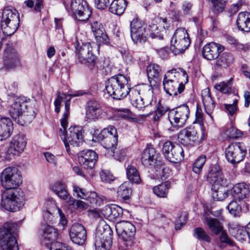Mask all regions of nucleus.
I'll return each instance as SVG.
<instances>
[{"instance_id": "nucleus-33", "label": "nucleus", "mask_w": 250, "mask_h": 250, "mask_svg": "<svg viewBox=\"0 0 250 250\" xmlns=\"http://www.w3.org/2000/svg\"><path fill=\"white\" fill-rule=\"evenodd\" d=\"M26 145V142H9L6 144V152L12 155H19L23 152Z\"/></svg>"}, {"instance_id": "nucleus-58", "label": "nucleus", "mask_w": 250, "mask_h": 250, "mask_svg": "<svg viewBox=\"0 0 250 250\" xmlns=\"http://www.w3.org/2000/svg\"><path fill=\"white\" fill-rule=\"evenodd\" d=\"M140 91L137 89L136 88H129V92L128 94L129 96L130 103L132 104L133 103H135V101H137V100L142 97L140 96Z\"/></svg>"}, {"instance_id": "nucleus-13", "label": "nucleus", "mask_w": 250, "mask_h": 250, "mask_svg": "<svg viewBox=\"0 0 250 250\" xmlns=\"http://www.w3.org/2000/svg\"><path fill=\"white\" fill-rule=\"evenodd\" d=\"M130 32L133 42L137 43L146 42L148 33L146 26L137 19H134L130 23Z\"/></svg>"}, {"instance_id": "nucleus-56", "label": "nucleus", "mask_w": 250, "mask_h": 250, "mask_svg": "<svg viewBox=\"0 0 250 250\" xmlns=\"http://www.w3.org/2000/svg\"><path fill=\"white\" fill-rule=\"evenodd\" d=\"M36 2L34 9L36 12H40L43 7L42 1L40 0H27L24 3L29 8L33 7Z\"/></svg>"}, {"instance_id": "nucleus-45", "label": "nucleus", "mask_w": 250, "mask_h": 250, "mask_svg": "<svg viewBox=\"0 0 250 250\" xmlns=\"http://www.w3.org/2000/svg\"><path fill=\"white\" fill-rule=\"evenodd\" d=\"M232 79L227 82H222L214 85V88L224 94H229L232 90Z\"/></svg>"}, {"instance_id": "nucleus-52", "label": "nucleus", "mask_w": 250, "mask_h": 250, "mask_svg": "<svg viewBox=\"0 0 250 250\" xmlns=\"http://www.w3.org/2000/svg\"><path fill=\"white\" fill-rule=\"evenodd\" d=\"M119 50L122 55V58L127 64L132 63L133 62V57L131 53L126 47H120Z\"/></svg>"}, {"instance_id": "nucleus-57", "label": "nucleus", "mask_w": 250, "mask_h": 250, "mask_svg": "<svg viewBox=\"0 0 250 250\" xmlns=\"http://www.w3.org/2000/svg\"><path fill=\"white\" fill-rule=\"evenodd\" d=\"M67 152L70 153L71 151L75 152L77 148L82 144V142H63Z\"/></svg>"}, {"instance_id": "nucleus-49", "label": "nucleus", "mask_w": 250, "mask_h": 250, "mask_svg": "<svg viewBox=\"0 0 250 250\" xmlns=\"http://www.w3.org/2000/svg\"><path fill=\"white\" fill-rule=\"evenodd\" d=\"M206 161V156L204 155H202L197 158L192 166L193 171L196 174H200Z\"/></svg>"}, {"instance_id": "nucleus-1", "label": "nucleus", "mask_w": 250, "mask_h": 250, "mask_svg": "<svg viewBox=\"0 0 250 250\" xmlns=\"http://www.w3.org/2000/svg\"><path fill=\"white\" fill-rule=\"evenodd\" d=\"M1 185L6 188L1 194L2 209L15 212L19 210L24 203L23 191L17 188L22 183V176L18 168L8 167L1 172L0 176Z\"/></svg>"}, {"instance_id": "nucleus-32", "label": "nucleus", "mask_w": 250, "mask_h": 250, "mask_svg": "<svg viewBox=\"0 0 250 250\" xmlns=\"http://www.w3.org/2000/svg\"><path fill=\"white\" fill-rule=\"evenodd\" d=\"M221 134L224 137L232 139H243L245 134L244 132L234 127L224 126L221 129Z\"/></svg>"}, {"instance_id": "nucleus-55", "label": "nucleus", "mask_w": 250, "mask_h": 250, "mask_svg": "<svg viewBox=\"0 0 250 250\" xmlns=\"http://www.w3.org/2000/svg\"><path fill=\"white\" fill-rule=\"evenodd\" d=\"M112 212L110 220H113L121 217L123 213L122 208L116 205H111Z\"/></svg>"}, {"instance_id": "nucleus-30", "label": "nucleus", "mask_w": 250, "mask_h": 250, "mask_svg": "<svg viewBox=\"0 0 250 250\" xmlns=\"http://www.w3.org/2000/svg\"><path fill=\"white\" fill-rule=\"evenodd\" d=\"M201 96L206 113L212 118L211 114L215 108V104L211 97L209 89H203L201 92Z\"/></svg>"}, {"instance_id": "nucleus-12", "label": "nucleus", "mask_w": 250, "mask_h": 250, "mask_svg": "<svg viewBox=\"0 0 250 250\" xmlns=\"http://www.w3.org/2000/svg\"><path fill=\"white\" fill-rule=\"evenodd\" d=\"M189 109L187 104H183L170 111L168 120L173 126L182 127L188 118Z\"/></svg>"}, {"instance_id": "nucleus-39", "label": "nucleus", "mask_w": 250, "mask_h": 250, "mask_svg": "<svg viewBox=\"0 0 250 250\" xmlns=\"http://www.w3.org/2000/svg\"><path fill=\"white\" fill-rule=\"evenodd\" d=\"M126 173L128 179L130 182L136 184H139L141 182L139 171L134 166L128 165L126 168Z\"/></svg>"}, {"instance_id": "nucleus-48", "label": "nucleus", "mask_w": 250, "mask_h": 250, "mask_svg": "<svg viewBox=\"0 0 250 250\" xmlns=\"http://www.w3.org/2000/svg\"><path fill=\"white\" fill-rule=\"evenodd\" d=\"M86 200L92 207L100 206L103 202V199L95 192H89Z\"/></svg>"}, {"instance_id": "nucleus-47", "label": "nucleus", "mask_w": 250, "mask_h": 250, "mask_svg": "<svg viewBox=\"0 0 250 250\" xmlns=\"http://www.w3.org/2000/svg\"><path fill=\"white\" fill-rule=\"evenodd\" d=\"M227 208L234 217H240L242 212V208L240 205L235 200L230 202L227 206Z\"/></svg>"}, {"instance_id": "nucleus-31", "label": "nucleus", "mask_w": 250, "mask_h": 250, "mask_svg": "<svg viewBox=\"0 0 250 250\" xmlns=\"http://www.w3.org/2000/svg\"><path fill=\"white\" fill-rule=\"evenodd\" d=\"M236 24L239 30L248 32L250 31V13L248 12H240L238 16Z\"/></svg>"}, {"instance_id": "nucleus-15", "label": "nucleus", "mask_w": 250, "mask_h": 250, "mask_svg": "<svg viewBox=\"0 0 250 250\" xmlns=\"http://www.w3.org/2000/svg\"><path fill=\"white\" fill-rule=\"evenodd\" d=\"M6 45L3 55L4 65L7 69L14 68L20 64L19 55L11 43Z\"/></svg>"}, {"instance_id": "nucleus-8", "label": "nucleus", "mask_w": 250, "mask_h": 250, "mask_svg": "<svg viewBox=\"0 0 250 250\" xmlns=\"http://www.w3.org/2000/svg\"><path fill=\"white\" fill-rule=\"evenodd\" d=\"M190 44V40L187 30L177 28L170 41V50L175 55L183 53Z\"/></svg>"}, {"instance_id": "nucleus-16", "label": "nucleus", "mask_w": 250, "mask_h": 250, "mask_svg": "<svg viewBox=\"0 0 250 250\" xmlns=\"http://www.w3.org/2000/svg\"><path fill=\"white\" fill-rule=\"evenodd\" d=\"M158 24H152L146 26L147 32L152 39L157 38L159 40L163 39V36L166 32V29L169 26V23L166 18L158 19Z\"/></svg>"}, {"instance_id": "nucleus-51", "label": "nucleus", "mask_w": 250, "mask_h": 250, "mask_svg": "<svg viewBox=\"0 0 250 250\" xmlns=\"http://www.w3.org/2000/svg\"><path fill=\"white\" fill-rule=\"evenodd\" d=\"M73 191L74 196L83 200H86L89 193L85 189L81 188L77 185L73 186Z\"/></svg>"}, {"instance_id": "nucleus-7", "label": "nucleus", "mask_w": 250, "mask_h": 250, "mask_svg": "<svg viewBox=\"0 0 250 250\" xmlns=\"http://www.w3.org/2000/svg\"><path fill=\"white\" fill-rule=\"evenodd\" d=\"M76 54L79 62L84 64L90 69L93 70L96 66L97 57L92 52L90 43L79 42L77 40L75 42Z\"/></svg>"}, {"instance_id": "nucleus-53", "label": "nucleus", "mask_w": 250, "mask_h": 250, "mask_svg": "<svg viewBox=\"0 0 250 250\" xmlns=\"http://www.w3.org/2000/svg\"><path fill=\"white\" fill-rule=\"evenodd\" d=\"M156 171H159L158 174L162 180H165L170 175V171L168 167L161 164V163L158 166L155 167Z\"/></svg>"}, {"instance_id": "nucleus-42", "label": "nucleus", "mask_w": 250, "mask_h": 250, "mask_svg": "<svg viewBox=\"0 0 250 250\" xmlns=\"http://www.w3.org/2000/svg\"><path fill=\"white\" fill-rule=\"evenodd\" d=\"M206 220L208 227L213 233L217 234L222 231L223 227L217 219L211 217H207Z\"/></svg>"}, {"instance_id": "nucleus-11", "label": "nucleus", "mask_w": 250, "mask_h": 250, "mask_svg": "<svg viewBox=\"0 0 250 250\" xmlns=\"http://www.w3.org/2000/svg\"><path fill=\"white\" fill-rule=\"evenodd\" d=\"M247 154V148L243 142L231 143L225 150V156L228 162L232 164L243 160Z\"/></svg>"}, {"instance_id": "nucleus-3", "label": "nucleus", "mask_w": 250, "mask_h": 250, "mask_svg": "<svg viewBox=\"0 0 250 250\" xmlns=\"http://www.w3.org/2000/svg\"><path fill=\"white\" fill-rule=\"evenodd\" d=\"M207 180L212 185V196L214 200L222 201L228 196V191L225 188L228 184L227 180L220 171L219 166H214L211 167Z\"/></svg>"}, {"instance_id": "nucleus-62", "label": "nucleus", "mask_w": 250, "mask_h": 250, "mask_svg": "<svg viewBox=\"0 0 250 250\" xmlns=\"http://www.w3.org/2000/svg\"><path fill=\"white\" fill-rule=\"evenodd\" d=\"M100 175L102 181L105 183H110L114 180L113 176L109 171L102 170Z\"/></svg>"}, {"instance_id": "nucleus-6", "label": "nucleus", "mask_w": 250, "mask_h": 250, "mask_svg": "<svg viewBox=\"0 0 250 250\" xmlns=\"http://www.w3.org/2000/svg\"><path fill=\"white\" fill-rule=\"evenodd\" d=\"M20 23L19 14L12 7H5L2 13L1 27L5 36H11L18 29Z\"/></svg>"}, {"instance_id": "nucleus-37", "label": "nucleus", "mask_w": 250, "mask_h": 250, "mask_svg": "<svg viewBox=\"0 0 250 250\" xmlns=\"http://www.w3.org/2000/svg\"><path fill=\"white\" fill-rule=\"evenodd\" d=\"M46 204L47 209L45 213L52 214V211L53 212L57 211L60 217V224L63 228L67 224V220L62 210L57 207L55 202L54 201H48L46 202Z\"/></svg>"}, {"instance_id": "nucleus-17", "label": "nucleus", "mask_w": 250, "mask_h": 250, "mask_svg": "<svg viewBox=\"0 0 250 250\" xmlns=\"http://www.w3.org/2000/svg\"><path fill=\"white\" fill-rule=\"evenodd\" d=\"M118 235L124 241L130 240L134 236L136 229L134 226L128 221H120L115 225Z\"/></svg>"}, {"instance_id": "nucleus-64", "label": "nucleus", "mask_w": 250, "mask_h": 250, "mask_svg": "<svg viewBox=\"0 0 250 250\" xmlns=\"http://www.w3.org/2000/svg\"><path fill=\"white\" fill-rule=\"evenodd\" d=\"M175 145V144H173L172 142H165L163 144L162 150L167 159V155L170 154Z\"/></svg>"}, {"instance_id": "nucleus-43", "label": "nucleus", "mask_w": 250, "mask_h": 250, "mask_svg": "<svg viewBox=\"0 0 250 250\" xmlns=\"http://www.w3.org/2000/svg\"><path fill=\"white\" fill-rule=\"evenodd\" d=\"M211 3V9L216 14L223 11L225 9L227 0H208Z\"/></svg>"}, {"instance_id": "nucleus-14", "label": "nucleus", "mask_w": 250, "mask_h": 250, "mask_svg": "<svg viewBox=\"0 0 250 250\" xmlns=\"http://www.w3.org/2000/svg\"><path fill=\"white\" fill-rule=\"evenodd\" d=\"M105 229L101 226L96 229L94 240L96 250H108L111 247L112 237Z\"/></svg>"}, {"instance_id": "nucleus-24", "label": "nucleus", "mask_w": 250, "mask_h": 250, "mask_svg": "<svg viewBox=\"0 0 250 250\" xmlns=\"http://www.w3.org/2000/svg\"><path fill=\"white\" fill-rule=\"evenodd\" d=\"M188 75L186 71L173 69L167 71L164 76L163 79L171 82H174V81L176 83L181 85H185L188 83Z\"/></svg>"}, {"instance_id": "nucleus-22", "label": "nucleus", "mask_w": 250, "mask_h": 250, "mask_svg": "<svg viewBox=\"0 0 250 250\" xmlns=\"http://www.w3.org/2000/svg\"><path fill=\"white\" fill-rule=\"evenodd\" d=\"M104 139L118 141L117 130L114 126L109 125L100 132L98 130L95 131L91 141H103Z\"/></svg>"}, {"instance_id": "nucleus-61", "label": "nucleus", "mask_w": 250, "mask_h": 250, "mask_svg": "<svg viewBox=\"0 0 250 250\" xmlns=\"http://www.w3.org/2000/svg\"><path fill=\"white\" fill-rule=\"evenodd\" d=\"M67 202L70 205H76L77 207L80 209H85L87 208L88 207L87 203L81 200H77L72 197L69 198V200L67 201Z\"/></svg>"}, {"instance_id": "nucleus-2", "label": "nucleus", "mask_w": 250, "mask_h": 250, "mask_svg": "<svg viewBox=\"0 0 250 250\" xmlns=\"http://www.w3.org/2000/svg\"><path fill=\"white\" fill-rule=\"evenodd\" d=\"M130 78L124 75H115L109 78L105 83V90L114 99L121 100L126 97L131 86Z\"/></svg>"}, {"instance_id": "nucleus-35", "label": "nucleus", "mask_w": 250, "mask_h": 250, "mask_svg": "<svg viewBox=\"0 0 250 250\" xmlns=\"http://www.w3.org/2000/svg\"><path fill=\"white\" fill-rule=\"evenodd\" d=\"M126 0H114L109 6V11L112 14L120 16L122 15L127 6Z\"/></svg>"}, {"instance_id": "nucleus-54", "label": "nucleus", "mask_w": 250, "mask_h": 250, "mask_svg": "<svg viewBox=\"0 0 250 250\" xmlns=\"http://www.w3.org/2000/svg\"><path fill=\"white\" fill-rule=\"evenodd\" d=\"M233 100V103L231 104H225V108L229 114L231 116L233 115L238 110L237 103L238 101V96Z\"/></svg>"}, {"instance_id": "nucleus-19", "label": "nucleus", "mask_w": 250, "mask_h": 250, "mask_svg": "<svg viewBox=\"0 0 250 250\" xmlns=\"http://www.w3.org/2000/svg\"><path fill=\"white\" fill-rule=\"evenodd\" d=\"M69 235L74 243L83 245L86 239V230L82 225L74 224L70 229Z\"/></svg>"}, {"instance_id": "nucleus-44", "label": "nucleus", "mask_w": 250, "mask_h": 250, "mask_svg": "<svg viewBox=\"0 0 250 250\" xmlns=\"http://www.w3.org/2000/svg\"><path fill=\"white\" fill-rule=\"evenodd\" d=\"M146 72L149 79H158L160 76L161 69L157 64L152 63L147 66Z\"/></svg>"}, {"instance_id": "nucleus-59", "label": "nucleus", "mask_w": 250, "mask_h": 250, "mask_svg": "<svg viewBox=\"0 0 250 250\" xmlns=\"http://www.w3.org/2000/svg\"><path fill=\"white\" fill-rule=\"evenodd\" d=\"M118 142H102L101 145L108 151V152H111L113 154L115 150L116 149Z\"/></svg>"}, {"instance_id": "nucleus-60", "label": "nucleus", "mask_w": 250, "mask_h": 250, "mask_svg": "<svg viewBox=\"0 0 250 250\" xmlns=\"http://www.w3.org/2000/svg\"><path fill=\"white\" fill-rule=\"evenodd\" d=\"M117 115L121 119H128L132 118V113L126 108H120L117 112Z\"/></svg>"}, {"instance_id": "nucleus-40", "label": "nucleus", "mask_w": 250, "mask_h": 250, "mask_svg": "<svg viewBox=\"0 0 250 250\" xmlns=\"http://www.w3.org/2000/svg\"><path fill=\"white\" fill-rule=\"evenodd\" d=\"M147 96L141 97L135 101V103H133L132 105L136 108L141 109L148 105L151 103L152 100V91L150 88L147 90Z\"/></svg>"}, {"instance_id": "nucleus-4", "label": "nucleus", "mask_w": 250, "mask_h": 250, "mask_svg": "<svg viewBox=\"0 0 250 250\" xmlns=\"http://www.w3.org/2000/svg\"><path fill=\"white\" fill-rule=\"evenodd\" d=\"M11 117L18 124L23 125L30 122L36 114L34 109L27 105L21 98L16 99L9 108Z\"/></svg>"}, {"instance_id": "nucleus-63", "label": "nucleus", "mask_w": 250, "mask_h": 250, "mask_svg": "<svg viewBox=\"0 0 250 250\" xmlns=\"http://www.w3.org/2000/svg\"><path fill=\"white\" fill-rule=\"evenodd\" d=\"M234 236L239 240H246L248 238L246 231V226L245 228H239L237 229L235 234Z\"/></svg>"}, {"instance_id": "nucleus-10", "label": "nucleus", "mask_w": 250, "mask_h": 250, "mask_svg": "<svg viewBox=\"0 0 250 250\" xmlns=\"http://www.w3.org/2000/svg\"><path fill=\"white\" fill-rule=\"evenodd\" d=\"M15 225L6 223L0 228V247L2 250H19L17 240L12 235Z\"/></svg>"}, {"instance_id": "nucleus-28", "label": "nucleus", "mask_w": 250, "mask_h": 250, "mask_svg": "<svg viewBox=\"0 0 250 250\" xmlns=\"http://www.w3.org/2000/svg\"><path fill=\"white\" fill-rule=\"evenodd\" d=\"M13 123L11 120L6 117L0 119V141L8 138L13 130Z\"/></svg>"}, {"instance_id": "nucleus-23", "label": "nucleus", "mask_w": 250, "mask_h": 250, "mask_svg": "<svg viewBox=\"0 0 250 250\" xmlns=\"http://www.w3.org/2000/svg\"><path fill=\"white\" fill-rule=\"evenodd\" d=\"M231 193L235 200L247 199L250 196V185L244 182L236 184L232 188Z\"/></svg>"}, {"instance_id": "nucleus-18", "label": "nucleus", "mask_w": 250, "mask_h": 250, "mask_svg": "<svg viewBox=\"0 0 250 250\" xmlns=\"http://www.w3.org/2000/svg\"><path fill=\"white\" fill-rule=\"evenodd\" d=\"M159 154L155 149L150 146H147L144 150L141 157L142 164L146 167L158 166L161 162L158 160Z\"/></svg>"}, {"instance_id": "nucleus-25", "label": "nucleus", "mask_w": 250, "mask_h": 250, "mask_svg": "<svg viewBox=\"0 0 250 250\" xmlns=\"http://www.w3.org/2000/svg\"><path fill=\"white\" fill-rule=\"evenodd\" d=\"M90 26L95 38L99 45L106 44L108 42V38L101 23L97 21H93L91 22Z\"/></svg>"}, {"instance_id": "nucleus-46", "label": "nucleus", "mask_w": 250, "mask_h": 250, "mask_svg": "<svg viewBox=\"0 0 250 250\" xmlns=\"http://www.w3.org/2000/svg\"><path fill=\"white\" fill-rule=\"evenodd\" d=\"M216 63L217 65L220 66H228L232 63L233 58L232 55L228 52H224L219 55L217 58Z\"/></svg>"}, {"instance_id": "nucleus-36", "label": "nucleus", "mask_w": 250, "mask_h": 250, "mask_svg": "<svg viewBox=\"0 0 250 250\" xmlns=\"http://www.w3.org/2000/svg\"><path fill=\"white\" fill-rule=\"evenodd\" d=\"M52 190L62 199L69 200L71 197L66 188L65 185L61 182H57L51 186Z\"/></svg>"}, {"instance_id": "nucleus-29", "label": "nucleus", "mask_w": 250, "mask_h": 250, "mask_svg": "<svg viewBox=\"0 0 250 250\" xmlns=\"http://www.w3.org/2000/svg\"><path fill=\"white\" fill-rule=\"evenodd\" d=\"M86 116L90 120L98 119L102 114L100 104L97 101H90L87 103L86 109Z\"/></svg>"}, {"instance_id": "nucleus-20", "label": "nucleus", "mask_w": 250, "mask_h": 250, "mask_svg": "<svg viewBox=\"0 0 250 250\" xmlns=\"http://www.w3.org/2000/svg\"><path fill=\"white\" fill-rule=\"evenodd\" d=\"M225 47L222 45L211 42L206 44L203 48V56L208 60L217 59L219 55L222 52Z\"/></svg>"}, {"instance_id": "nucleus-38", "label": "nucleus", "mask_w": 250, "mask_h": 250, "mask_svg": "<svg viewBox=\"0 0 250 250\" xmlns=\"http://www.w3.org/2000/svg\"><path fill=\"white\" fill-rule=\"evenodd\" d=\"M171 187V183L169 181H166L154 187L153 188L154 193L158 197L166 198L167 196L168 189Z\"/></svg>"}, {"instance_id": "nucleus-27", "label": "nucleus", "mask_w": 250, "mask_h": 250, "mask_svg": "<svg viewBox=\"0 0 250 250\" xmlns=\"http://www.w3.org/2000/svg\"><path fill=\"white\" fill-rule=\"evenodd\" d=\"M163 86L165 91L170 96H177L181 94L185 89L184 84H179L174 81L171 82L163 79Z\"/></svg>"}, {"instance_id": "nucleus-26", "label": "nucleus", "mask_w": 250, "mask_h": 250, "mask_svg": "<svg viewBox=\"0 0 250 250\" xmlns=\"http://www.w3.org/2000/svg\"><path fill=\"white\" fill-rule=\"evenodd\" d=\"M58 236L57 230L51 226L47 225L43 230L42 237V242L47 247H50L55 244Z\"/></svg>"}, {"instance_id": "nucleus-41", "label": "nucleus", "mask_w": 250, "mask_h": 250, "mask_svg": "<svg viewBox=\"0 0 250 250\" xmlns=\"http://www.w3.org/2000/svg\"><path fill=\"white\" fill-rule=\"evenodd\" d=\"M129 183L125 182L119 187L117 191L118 196L124 201L129 200L131 194V189L129 188Z\"/></svg>"}, {"instance_id": "nucleus-9", "label": "nucleus", "mask_w": 250, "mask_h": 250, "mask_svg": "<svg viewBox=\"0 0 250 250\" xmlns=\"http://www.w3.org/2000/svg\"><path fill=\"white\" fill-rule=\"evenodd\" d=\"M64 5L66 10L80 21L88 20L91 14V10L84 0H70L65 2Z\"/></svg>"}, {"instance_id": "nucleus-34", "label": "nucleus", "mask_w": 250, "mask_h": 250, "mask_svg": "<svg viewBox=\"0 0 250 250\" xmlns=\"http://www.w3.org/2000/svg\"><path fill=\"white\" fill-rule=\"evenodd\" d=\"M184 159V153L183 148L180 145L175 144L170 154L167 155V160L173 163H179L182 162Z\"/></svg>"}, {"instance_id": "nucleus-50", "label": "nucleus", "mask_w": 250, "mask_h": 250, "mask_svg": "<svg viewBox=\"0 0 250 250\" xmlns=\"http://www.w3.org/2000/svg\"><path fill=\"white\" fill-rule=\"evenodd\" d=\"M194 236L200 240L207 242H210V239L209 236L206 233L205 230L201 228H197L194 229Z\"/></svg>"}, {"instance_id": "nucleus-21", "label": "nucleus", "mask_w": 250, "mask_h": 250, "mask_svg": "<svg viewBox=\"0 0 250 250\" xmlns=\"http://www.w3.org/2000/svg\"><path fill=\"white\" fill-rule=\"evenodd\" d=\"M98 155L92 150H86L82 151L78 157L80 164L84 168L92 169L96 162Z\"/></svg>"}, {"instance_id": "nucleus-5", "label": "nucleus", "mask_w": 250, "mask_h": 250, "mask_svg": "<svg viewBox=\"0 0 250 250\" xmlns=\"http://www.w3.org/2000/svg\"><path fill=\"white\" fill-rule=\"evenodd\" d=\"M70 101H66L65 103V110L61 119L62 128H60L59 135L62 141L83 140L85 136V132L81 126H71L67 131L68 119L69 116Z\"/></svg>"}]
</instances>
